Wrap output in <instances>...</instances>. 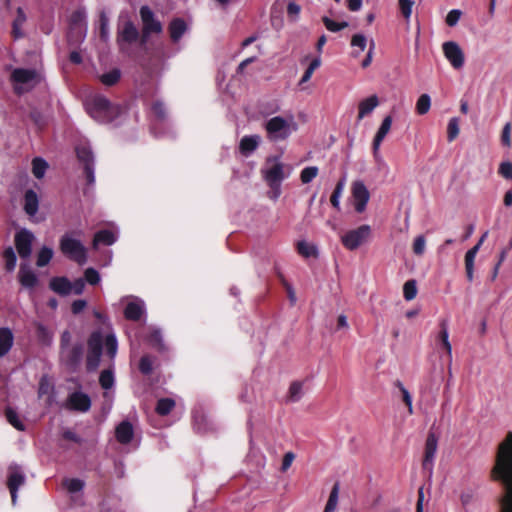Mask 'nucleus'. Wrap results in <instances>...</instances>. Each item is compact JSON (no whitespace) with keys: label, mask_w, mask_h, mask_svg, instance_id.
I'll list each match as a JSON object with an SVG mask.
<instances>
[{"label":"nucleus","mask_w":512,"mask_h":512,"mask_svg":"<svg viewBox=\"0 0 512 512\" xmlns=\"http://www.w3.org/2000/svg\"><path fill=\"white\" fill-rule=\"evenodd\" d=\"M494 480H501L506 486L501 512H512V432H508L499 444L496 462L492 469Z\"/></svg>","instance_id":"f257e3e1"},{"label":"nucleus","mask_w":512,"mask_h":512,"mask_svg":"<svg viewBox=\"0 0 512 512\" xmlns=\"http://www.w3.org/2000/svg\"><path fill=\"white\" fill-rule=\"evenodd\" d=\"M286 165L280 161L279 156H269L266 158L262 168L261 175L268 187L266 196L277 201L282 194V182L289 176V171L285 172Z\"/></svg>","instance_id":"f03ea898"},{"label":"nucleus","mask_w":512,"mask_h":512,"mask_svg":"<svg viewBox=\"0 0 512 512\" xmlns=\"http://www.w3.org/2000/svg\"><path fill=\"white\" fill-rule=\"evenodd\" d=\"M86 110L88 114L97 122L108 124L114 121L120 115V107L110 102L103 95H95L86 101Z\"/></svg>","instance_id":"7ed1b4c3"},{"label":"nucleus","mask_w":512,"mask_h":512,"mask_svg":"<svg viewBox=\"0 0 512 512\" xmlns=\"http://www.w3.org/2000/svg\"><path fill=\"white\" fill-rule=\"evenodd\" d=\"M267 138L272 142L287 140L298 129L293 115L287 118L274 116L264 123Z\"/></svg>","instance_id":"20e7f679"},{"label":"nucleus","mask_w":512,"mask_h":512,"mask_svg":"<svg viewBox=\"0 0 512 512\" xmlns=\"http://www.w3.org/2000/svg\"><path fill=\"white\" fill-rule=\"evenodd\" d=\"M60 250L70 260L79 265H83L87 261V249L80 240L73 239L67 234L60 239Z\"/></svg>","instance_id":"39448f33"},{"label":"nucleus","mask_w":512,"mask_h":512,"mask_svg":"<svg viewBox=\"0 0 512 512\" xmlns=\"http://www.w3.org/2000/svg\"><path fill=\"white\" fill-rule=\"evenodd\" d=\"M139 13L143 24L140 44L145 45L151 34H160L163 31V26L148 6H142Z\"/></svg>","instance_id":"423d86ee"},{"label":"nucleus","mask_w":512,"mask_h":512,"mask_svg":"<svg viewBox=\"0 0 512 512\" xmlns=\"http://www.w3.org/2000/svg\"><path fill=\"white\" fill-rule=\"evenodd\" d=\"M78 161L83 166V172L88 185L95 182L94 176V155L91 148L87 145H78L75 149Z\"/></svg>","instance_id":"0eeeda50"},{"label":"nucleus","mask_w":512,"mask_h":512,"mask_svg":"<svg viewBox=\"0 0 512 512\" xmlns=\"http://www.w3.org/2000/svg\"><path fill=\"white\" fill-rule=\"evenodd\" d=\"M370 232L369 225H362L354 230H350L342 236V244L349 250H355L369 237Z\"/></svg>","instance_id":"6e6552de"},{"label":"nucleus","mask_w":512,"mask_h":512,"mask_svg":"<svg viewBox=\"0 0 512 512\" xmlns=\"http://www.w3.org/2000/svg\"><path fill=\"white\" fill-rule=\"evenodd\" d=\"M438 447V437L432 431H430L427 435L425 448H424V457L422 461V468L424 471L428 472L429 478H431L433 473V463L434 458L437 452Z\"/></svg>","instance_id":"1a4fd4ad"},{"label":"nucleus","mask_w":512,"mask_h":512,"mask_svg":"<svg viewBox=\"0 0 512 512\" xmlns=\"http://www.w3.org/2000/svg\"><path fill=\"white\" fill-rule=\"evenodd\" d=\"M351 194L356 212H364L370 199V192L364 182L361 180L354 181L351 185Z\"/></svg>","instance_id":"9d476101"},{"label":"nucleus","mask_w":512,"mask_h":512,"mask_svg":"<svg viewBox=\"0 0 512 512\" xmlns=\"http://www.w3.org/2000/svg\"><path fill=\"white\" fill-rule=\"evenodd\" d=\"M444 56L449 61L451 66L458 70L464 66L465 56L461 47L454 41L444 42L442 45Z\"/></svg>","instance_id":"9b49d317"},{"label":"nucleus","mask_w":512,"mask_h":512,"mask_svg":"<svg viewBox=\"0 0 512 512\" xmlns=\"http://www.w3.org/2000/svg\"><path fill=\"white\" fill-rule=\"evenodd\" d=\"M84 354L82 343L74 344L69 350L61 351V359L70 371H76L81 364Z\"/></svg>","instance_id":"f8f14e48"},{"label":"nucleus","mask_w":512,"mask_h":512,"mask_svg":"<svg viewBox=\"0 0 512 512\" xmlns=\"http://www.w3.org/2000/svg\"><path fill=\"white\" fill-rule=\"evenodd\" d=\"M33 240L34 235L27 229H22L15 234V246L21 258L26 259L31 255Z\"/></svg>","instance_id":"ddd939ff"},{"label":"nucleus","mask_w":512,"mask_h":512,"mask_svg":"<svg viewBox=\"0 0 512 512\" xmlns=\"http://www.w3.org/2000/svg\"><path fill=\"white\" fill-rule=\"evenodd\" d=\"M69 409L79 412H87L91 408L90 397L83 392H73L67 399Z\"/></svg>","instance_id":"4468645a"},{"label":"nucleus","mask_w":512,"mask_h":512,"mask_svg":"<svg viewBox=\"0 0 512 512\" xmlns=\"http://www.w3.org/2000/svg\"><path fill=\"white\" fill-rule=\"evenodd\" d=\"M25 483V475L18 467L10 468L7 486L11 494L12 503L15 504L17 500V491L20 486Z\"/></svg>","instance_id":"2eb2a0df"},{"label":"nucleus","mask_w":512,"mask_h":512,"mask_svg":"<svg viewBox=\"0 0 512 512\" xmlns=\"http://www.w3.org/2000/svg\"><path fill=\"white\" fill-rule=\"evenodd\" d=\"M440 331L436 337L437 342L441 344V348L445 350L449 362L452 361V346L449 341V332H448V321L446 319H442L439 322Z\"/></svg>","instance_id":"dca6fc26"},{"label":"nucleus","mask_w":512,"mask_h":512,"mask_svg":"<svg viewBox=\"0 0 512 512\" xmlns=\"http://www.w3.org/2000/svg\"><path fill=\"white\" fill-rule=\"evenodd\" d=\"M139 38V31L133 22L127 21L121 31L118 32L117 41L125 43H134Z\"/></svg>","instance_id":"f3484780"},{"label":"nucleus","mask_w":512,"mask_h":512,"mask_svg":"<svg viewBox=\"0 0 512 512\" xmlns=\"http://www.w3.org/2000/svg\"><path fill=\"white\" fill-rule=\"evenodd\" d=\"M134 436L133 426L129 421H122L115 429V437L121 444H128Z\"/></svg>","instance_id":"a211bd4d"},{"label":"nucleus","mask_w":512,"mask_h":512,"mask_svg":"<svg viewBox=\"0 0 512 512\" xmlns=\"http://www.w3.org/2000/svg\"><path fill=\"white\" fill-rule=\"evenodd\" d=\"M49 288L61 296H67L72 292V283L66 277H53Z\"/></svg>","instance_id":"6ab92c4d"},{"label":"nucleus","mask_w":512,"mask_h":512,"mask_svg":"<svg viewBox=\"0 0 512 512\" xmlns=\"http://www.w3.org/2000/svg\"><path fill=\"white\" fill-rule=\"evenodd\" d=\"M18 278L20 284L28 289H33L38 285V277L29 268L21 266L18 272Z\"/></svg>","instance_id":"aec40b11"},{"label":"nucleus","mask_w":512,"mask_h":512,"mask_svg":"<svg viewBox=\"0 0 512 512\" xmlns=\"http://www.w3.org/2000/svg\"><path fill=\"white\" fill-rule=\"evenodd\" d=\"M391 125H392V117L388 115L383 119V121L373 139L372 146H373L374 153H376L378 151L382 141L384 140V138L390 131Z\"/></svg>","instance_id":"412c9836"},{"label":"nucleus","mask_w":512,"mask_h":512,"mask_svg":"<svg viewBox=\"0 0 512 512\" xmlns=\"http://www.w3.org/2000/svg\"><path fill=\"white\" fill-rule=\"evenodd\" d=\"M39 208V199L37 193L29 189L24 195V211L29 216H34Z\"/></svg>","instance_id":"4be33fe9"},{"label":"nucleus","mask_w":512,"mask_h":512,"mask_svg":"<svg viewBox=\"0 0 512 512\" xmlns=\"http://www.w3.org/2000/svg\"><path fill=\"white\" fill-rule=\"evenodd\" d=\"M187 29L186 23L181 18L173 19L168 27L170 38L173 42H178Z\"/></svg>","instance_id":"5701e85b"},{"label":"nucleus","mask_w":512,"mask_h":512,"mask_svg":"<svg viewBox=\"0 0 512 512\" xmlns=\"http://www.w3.org/2000/svg\"><path fill=\"white\" fill-rule=\"evenodd\" d=\"M379 104L378 97L376 95H372L359 103L358 106V120L363 119L365 116L369 115Z\"/></svg>","instance_id":"b1692460"},{"label":"nucleus","mask_w":512,"mask_h":512,"mask_svg":"<svg viewBox=\"0 0 512 512\" xmlns=\"http://www.w3.org/2000/svg\"><path fill=\"white\" fill-rule=\"evenodd\" d=\"M104 337L100 330L93 331L88 340V352L93 353H102L103 350Z\"/></svg>","instance_id":"393cba45"},{"label":"nucleus","mask_w":512,"mask_h":512,"mask_svg":"<svg viewBox=\"0 0 512 512\" xmlns=\"http://www.w3.org/2000/svg\"><path fill=\"white\" fill-rule=\"evenodd\" d=\"M36 72L33 69L16 68L11 75V78L16 83L26 84L34 80Z\"/></svg>","instance_id":"a878e982"},{"label":"nucleus","mask_w":512,"mask_h":512,"mask_svg":"<svg viewBox=\"0 0 512 512\" xmlns=\"http://www.w3.org/2000/svg\"><path fill=\"white\" fill-rule=\"evenodd\" d=\"M116 241L115 234L108 229H103L95 233L93 238V247L96 248L99 244L110 246Z\"/></svg>","instance_id":"bb28decb"},{"label":"nucleus","mask_w":512,"mask_h":512,"mask_svg":"<svg viewBox=\"0 0 512 512\" xmlns=\"http://www.w3.org/2000/svg\"><path fill=\"white\" fill-rule=\"evenodd\" d=\"M13 340V334L9 328H0V357H3L10 351Z\"/></svg>","instance_id":"cd10ccee"},{"label":"nucleus","mask_w":512,"mask_h":512,"mask_svg":"<svg viewBox=\"0 0 512 512\" xmlns=\"http://www.w3.org/2000/svg\"><path fill=\"white\" fill-rule=\"evenodd\" d=\"M143 313V305L137 302H129L124 309L125 318L131 321H139Z\"/></svg>","instance_id":"c85d7f7f"},{"label":"nucleus","mask_w":512,"mask_h":512,"mask_svg":"<svg viewBox=\"0 0 512 512\" xmlns=\"http://www.w3.org/2000/svg\"><path fill=\"white\" fill-rule=\"evenodd\" d=\"M296 249L299 255L304 258H317L318 257V249L314 244L308 243L304 240L298 241L296 244Z\"/></svg>","instance_id":"c756f323"},{"label":"nucleus","mask_w":512,"mask_h":512,"mask_svg":"<svg viewBox=\"0 0 512 512\" xmlns=\"http://www.w3.org/2000/svg\"><path fill=\"white\" fill-rule=\"evenodd\" d=\"M87 27L68 28L67 40L70 45H79L86 37Z\"/></svg>","instance_id":"7c9ffc66"},{"label":"nucleus","mask_w":512,"mask_h":512,"mask_svg":"<svg viewBox=\"0 0 512 512\" xmlns=\"http://www.w3.org/2000/svg\"><path fill=\"white\" fill-rule=\"evenodd\" d=\"M302 389L303 383L301 381H293L289 386L286 401L289 403L298 402L303 395Z\"/></svg>","instance_id":"2f4dec72"},{"label":"nucleus","mask_w":512,"mask_h":512,"mask_svg":"<svg viewBox=\"0 0 512 512\" xmlns=\"http://www.w3.org/2000/svg\"><path fill=\"white\" fill-rule=\"evenodd\" d=\"M26 21V15L22 8L17 9V15L16 18L13 21L12 24V35L14 39H19L23 37V32L21 30L22 25Z\"/></svg>","instance_id":"473e14b6"},{"label":"nucleus","mask_w":512,"mask_h":512,"mask_svg":"<svg viewBox=\"0 0 512 512\" xmlns=\"http://www.w3.org/2000/svg\"><path fill=\"white\" fill-rule=\"evenodd\" d=\"M87 27L86 13L83 8H79L72 12L69 18V28Z\"/></svg>","instance_id":"72a5a7b5"},{"label":"nucleus","mask_w":512,"mask_h":512,"mask_svg":"<svg viewBox=\"0 0 512 512\" xmlns=\"http://www.w3.org/2000/svg\"><path fill=\"white\" fill-rule=\"evenodd\" d=\"M256 149V136H245L239 144V151L243 156H249Z\"/></svg>","instance_id":"f704fd0d"},{"label":"nucleus","mask_w":512,"mask_h":512,"mask_svg":"<svg viewBox=\"0 0 512 512\" xmlns=\"http://www.w3.org/2000/svg\"><path fill=\"white\" fill-rule=\"evenodd\" d=\"M345 182H346L345 177H342L341 179H339L333 192H332V195L330 197L331 205L337 210H340V201L339 200H340V197L342 196V193H343V190L345 187Z\"/></svg>","instance_id":"c9c22d12"},{"label":"nucleus","mask_w":512,"mask_h":512,"mask_svg":"<svg viewBox=\"0 0 512 512\" xmlns=\"http://www.w3.org/2000/svg\"><path fill=\"white\" fill-rule=\"evenodd\" d=\"M175 407V401L171 398H161L157 401L155 411L160 416L168 415Z\"/></svg>","instance_id":"e433bc0d"},{"label":"nucleus","mask_w":512,"mask_h":512,"mask_svg":"<svg viewBox=\"0 0 512 512\" xmlns=\"http://www.w3.org/2000/svg\"><path fill=\"white\" fill-rule=\"evenodd\" d=\"M339 490H340L339 482H336L331 489L324 512H334L335 511V509L337 507V503H338Z\"/></svg>","instance_id":"4c0bfd02"},{"label":"nucleus","mask_w":512,"mask_h":512,"mask_svg":"<svg viewBox=\"0 0 512 512\" xmlns=\"http://www.w3.org/2000/svg\"><path fill=\"white\" fill-rule=\"evenodd\" d=\"M47 168H48V164L44 159H42L40 157H35L32 160V173L35 176V178H37V179L43 178Z\"/></svg>","instance_id":"58836bf2"},{"label":"nucleus","mask_w":512,"mask_h":512,"mask_svg":"<svg viewBox=\"0 0 512 512\" xmlns=\"http://www.w3.org/2000/svg\"><path fill=\"white\" fill-rule=\"evenodd\" d=\"M394 385L400 390L402 395V400L407 407L408 413L410 415L413 414V405H412V396L409 391L404 387L403 383L400 380H396Z\"/></svg>","instance_id":"ea45409f"},{"label":"nucleus","mask_w":512,"mask_h":512,"mask_svg":"<svg viewBox=\"0 0 512 512\" xmlns=\"http://www.w3.org/2000/svg\"><path fill=\"white\" fill-rule=\"evenodd\" d=\"M351 46L359 48V51H353L352 55L358 57L366 49L367 38L363 34H354L351 38Z\"/></svg>","instance_id":"a19ab883"},{"label":"nucleus","mask_w":512,"mask_h":512,"mask_svg":"<svg viewBox=\"0 0 512 512\" xmlns=\"http://www.w3.org/2000/svg\"><path fill=\"white\" fill-rule=\"evenodd\" d=\"M120 77V70L115 68L107 73L102 74L100 76V80L106 86H113L120 80Z\"/></svg>","instance_id":"79ce46f5"},{"label":"nucleus","mask_w":512,"mask_h":512,"mask_svg":"<svg viewBox=\"0 0 512 512\" xmlns=\"http://www.w3.org/2000/svg\"><path fill=\"white\" fill-rule=\"evenodd\" d=\"M53 257V250L49 247H42L37 255L36 265L38 267L46 266Z\"/></svg>","instance_id":"37998d69"},{"label":"nucleus","mask_w":512,"mask_h":512,"mask_svg":"<svg viewBox=\"0 0 512 512\" xmlns=\"http://www.w3.org/2000/svg\"><path fill=\"white\" fill-rule=\"evenodd\" d=\"M431 107V98L428 94H422L416 102V112L419 115H425Z\"/></svg>","instance_id":"c03bdc74"},{"label":"nucleus","mask_w":512,"mask_h":512,"mask_svg":"<svg viewBox=\"0 0 512 512\" xmlns=\"http://www.w3.org/2000/svg\"><path fill=\"white\" fill-rule=\"evenodd\" d=\"M417 295V284L414 279L408 280L403 286V296L405 300L411 301L415 299Z\"/></svg>","instance_id":"a18cd8bd"},{"label":"nucleus","mask_w":512,"mask_h":512,"mask_svg":"<svg viewBox=\"0 0 512 512\" xmlns=\"http://www.w3.org/2000/svg\"><path fill=\"white\" fill-rule=\"evenodd\" d=\"M99 383L103 389H110L114 385V374L110 369L103 370L100 373Z\"/></svg>","instance_id":"49530a36"},{"label":"nucleus","mask_w":512,"mask_h":512,"mask_svg":"<svg viewBox=\"0 0 512 512\" xmlns=\"http://www.w3.org/2000/svg\"><path fill=\"white\" fill-rule=\"evenodd\" d=\"M63 485L68 490V492L77 493V492H80L84 488L85 483L83 480H80L78 478H70V479H65L63 481Z\"/></svg>","instance_id":"de8ad7c7"},{"label":"nucleus","mask_w":512,"mask_h":512,"mask_svg":"<svg viewBox=\"0 0 512 512\" xmlns=\"http://www.w3.org/2000/svg\"><path fill=\"white\" fill-rule=\"evenodd\" d=\"M5 416L7 421L17 430L24 431L25 427L24 424L21 422V420L18 417V414L11 408H7L5 410Z\"/></svg>","instance_id":"09e8293b"},{"label":"nucleus","mask_w":512,"mask_h":512,"mask_svg":"<svg viewBox=\"0 0 512 512\" xmlns=\"http://www.w3.org/2000/svg\"><path fill=\"white\" fill-rule=\"evenodd\" d=\"M322 22L325 25V27L327 28V30H329L331 32H338V31L348 27V22H346V21L336 22L327 16L322 17Z\"/></svg>","instance_id":"8fccbe9b"},{"label":"nucleus","mask_w":512,"mask_h":512,"mask_svg":"<svg viewBox=\"0 0 512 512\" xmlns=\"http://www.w3.org/2000/svg\"><path fill=\"white\" fill-rule=\"evenodd\" d=\"M102 353L88 352L86 356V369L88 372L95 371L99 364Z\"/></svg>","instance_id":"3c124183"},{"label":"nucleus","mask_w":512,"mask_h":512,"mask_svg":"<svg viewBox=\"0 0 512 512\" xmlns=\"http://www.w3.org/2000/svg\"><path fill=\"white\" fill-rule=\"evenodd\" d=\"M459 121L458 118L454 117L449 120L447 126V139L449 142L455 140L459 135Z\"/></svg>","instance_id":"603ef678"},{"label":"nucleus","mask_w":512,"mask_h":512,"mask_svg":"<svg viewBox=\"0 0 512 512\" xmlns=\"http://www.w3.org/2000/svg\"><path fill=\"white\" fill-rule=\"evenodd\" d=\"M318 168L316 166H309L304 168L300 173V180L303 184L310 183L317 175Z\"/></svg>","instance_id":"864d4df0"},{"label":"nucleus","mask_w":512,"mask_h":512,"mask_svg":"<svg viewBox=\"0 0 512 512\" xmlns=\"http://www.w3.org/2000/svg\"><path fill=\"white\" fill-rule=\"evenodd\" d=\"M320 65H321V60H320V58H315V59H313V60L310 62V64H309V66L307 67V69L305 70V72H304V74H303V76H302V78H301V80H300L299 84L301 85V84H303V83L308 82V81L311 79V77H312V75H313L314 71H315V70H316Z\"/></svg>","instance_id":"5fc2aeb1"},{"label":"nucleus","mask_w":512,"mask_h":512,"mask_svg":"<svg viewBox=\"0 0 512 512\" xmlns=\"http://www.w3.org/2000/svg\"><path fill=\"white\" fill-rule=\"evenodd\" d=\"M105 346H106L107 355L110 358H114L117 353L118 344H117L116 337L113 334H108L105 337Z\"/></svg>","instance_id":"6e6d98bb"},{"label":"nucleus","mask_w":512,"mask_h":512,"mask_svg":"<svg viewBox=\"0 0 512 512\" xmlns=\"http://www.w3.org/2000/svg\"><path fill=\"white\" fill-rule=\"evenodd\" d=\"M139 371L143 375H150L153 370V361L149 355H144L140 358L139 361Z\"/></svg>","instance_id":"4d7b16f0"},{"label":"nucleus","mask_w":512,"mask_h":512,"mask_svg":"<svg viewBox=\"0 0 512 512\" xmlns=\"http://www.w3.org/2000/svg\"><path fill=\"white\" fill-rule=\"evenodd\" d=\"M3 257L6 263V269L12 271L16 266V254L12 247H8L4 250Z\"/></svg>","instance_id":"13d9d810"},{"label":"nucleus","mask_w":512,"mask_h":512,"mask_svg":"<svg viewBox=\"0 0 512 512\" xmlns=\"http://www.w3.org/2000/svg\"><path fill=\"white\" fill-rule=\"evenodd\" d=\"M108 25V17L106 16L105 12H101L99 17V35L103 41H106L108 38Z\"/></svg>","instance_id":"bf43d9fd"},{"label":"nucleus","mask_w":512,"mask_h":512,"mask_svg":"<svg viewBox=\"0 0 512 512\" xmlns=\"http://www.w3.org/2000/svg\"><path fill=\"white\" fill-rule=\"evenodd\" d=\"M399 9L402 16L408 20L412 14V7L414 5V1L412 0H398Z\"/></svg>","instance_id":"052dcab7"},{"label":"nucleus","mask_w":512,"mask_h":512,"mask_svg":"<svg viewBox=\"0 0 512 512\" xmlns=\"http://www.w3.org/2000/svg\"><path fill=\"white\" fill-rule=\"evenodd\" d=\"M84 277L85 281H87L90 285H97L100 282L99 272L92 267L85 270Z\"/></svg>","instance_id":"680f3d73"},{"label":"nucleus","mask_w":512,"mask_h":512,"mask_svg":"<svg viewBox=\"0 0 512 512\" xmlns=\"http://www.w3.org/2000/svg\"><path fill=\"white\" fill-rule=\"evenodd\" d=\"M476 493L472 489H467L460 494V502L463 508H467L468 505L474 502Z\"/></svg>","instance_id":"e2e57ef3"},{"label":"nucleus","mask_w":512,"mask_h":512,"mask_svg":"<svg viewBox=\"0 0 512 512\" xmlns=\"http://www.w3.org/2000/svg\"><path fill=\"white\" fill-rule=\"evenodd\" d=\"M462 12L458 9H453L448 12L445 22L449 27H454L460 20Z\"/></svg>","instance_id":"0e129e2a"},{"label":"nucleus","mask_w":512,"mask_h":512,"mask_svg":"<svg viewBox=\"0 0 512 512\" xmlns=\"http://www.w3.org/2000/svg\"><path fill=\"white\" fill-rule=\"evenodd\" d=\"M152 112L159 120H164L166 118V108L163 102L155 101L152 104Z\"/></svg>","instance_id":"69168bd1"},{"label":"nucleus","mask_w":512,"mask_h":512,"mask_svg":"<svg viewBox=\"0 0 512 512\" xmlns=\"http://www.w3.org/2000/svg\"><path fill=\"white\" fill-rule=\"evenodd\" d=\"M301 12V7L295 2H289L287 5V15L291 21H296Z\"/></svg>","instance_id":"338daca9"},{"label":"nucleus","mask_w":512,"mask_h":512,"mask_svg":"<svg viewBox=\"0 0 512 512\" xmlns=\"http://www.w3.org/2000/svg\"><path fill=\"white\" fill-rule=\"evenodd\" d=\"M498 173L505 179H512V163L509 161L502 162Z\"/></svg>","instance_id":"774afa93"}]
</instances>
